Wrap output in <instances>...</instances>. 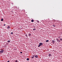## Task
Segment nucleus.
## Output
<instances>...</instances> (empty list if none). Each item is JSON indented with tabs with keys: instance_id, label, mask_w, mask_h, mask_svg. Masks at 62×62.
Returning <instances> with one entry per match:
<instances>
[{
	"instance_id": "f257e3e1",
	"label": "nucleus",
	"mask_w": 62,
	"mask_h": 62,
	"mask_svg": "<svg viewBox=\"0 0 62 62\" xmlns=\"http://www.w3.org/2000/svg\"><path fill=\"white\" fill-rule=\"evenodd\" d=\"M4 52V50L1 49V51H0V54H2V53H3Z\"/></svg>"
},
{
	"instance_id": "f03ea898",
	"label": "nucleus",
	"mask_w": 62,
	"mask_h": 62,
	"mask_svg": "<svg viewBox=\"0 0 62 62\" xmlns=\"http://www.w3.org/2000/svg\"><path fill=\"white\" fill-rule=\"evenodd\" d=\"M43 45V44L42 43H39V45L38 46V47H40V46H41V45Z\"/></svg>"
},
{
	"instance_id": "7ed1b4c3",
	"label": "nucleus",
	"mask_w": 62,
	"mask_h": 62,
	"mask_svg": "<svg viewBox=\"0 0 62 62\" xmlns=\"http://www.w3.org/2000/svg\"><path fill=\"white\" fill-rule=\"evenodd\" d=\"M34 57H35L36 58H37V57H38V56L34 55Z\"/></svg>"
},
{
	"instance_id": "20e7f679",
	"label": "nucleus",
	"mask_w": 62,
	"mask_h": 62,
	"mask_svg": "<svg viewBox=\"0 0 62 62\" xmlns=\"http://www.w3.org/2000/svg\"><path fill=\"white\" fill-rule=\"evenodd\" d=\"M54 42H55V41H54V40H53L52 41V43H53V44H54Z\"/></svg>"
},
{
	"instance_id": "39448f33",
	"label": "nucleus",
	"mask_w": 62,
	"mask_h": 62,
	"mask_svg": "<svg viewBox=\"0 0 62 62\" xmlns=\"http://www.w3.org/2000/svg\"><path fill=\"white\" fill-rule=\"evenodd\" d=\"M7 28H8V29H9V28H10V27L8 26L7 27Z\"/></svg>"
},
{
	"instance_id": "423d86ee",
	"label": "nucleus",
	"mask_w": 62,
	"mask_h": 62,
	"mask_svg": "<svg viewBox=\"0 0 62 62\" xmlns=\"http://www.w3.org/2000/svg\"><path fill=\"white\" fill-rule=\"evenodd\" d=\"M31 22H34V20H31Z\"/></svg>"
},
{
	"instance_id": "0eeeda50",
	"label": "nucleus",
	"mask_w": 62,
	"mask_h": 62,
	"mask_svg": "<svg viewBox=\"0 0 62 62\" xmlns=\"http://www.w3.org/2000/svg\"><path fill=\"white\" fill-rule=\"evenodd\" d=\"M29 36H31V34H30V33H29Z\"/></svg>"
},
{
	"instance_id": "6e6552de",
	"label": "nucleus",
	"mask_w": 62,
	"mask_h": 62,
	"mask_svg": "<svg viewBox=\"0 0 62 62\" xmlns=\"http://www.w3.org/2000/svg\"><path fill=\"white\" fill-rule=\"evenodd\" d=\"M3 20H4V19H3V18H2L1 19V21H3Z\"/></svg>"
},
{
	"instance_id": "1a4fd4ad",
	"label": "nucleus",
	"mask_w": 62,
	"mask_h": 62,
	"mask_svg": "<svg viewBox=\"0 0 62 62\" xmlns=\"http://www.w3.org/2000/svg\"><path fill=\"white\" fill-rule=\"evenodd\" d=\"M48 41H49V40H47L46 41V42H48Z\"/></svg>"
},
{
	"instance_id": "9d476101",
	"label": "nucleus",
	"mask_w": 62,
	"mask_h": 62,
	"mask_svg": "<svg viewBox=\"0 0 62 62\" xmlns=\"http://www.w3.org/2000/svg\"><path fill=\"white\" fill-rule=\"evenodd\" d=\"M57 42H60V40H59L58 41H57Z\"/></svg>"
},
{
	"instance_id": "9b49d317",
	"label": "nucleus",
	"mask_w": 62,
	"mask_h": 62,
	"mask_svg": "<svg viewBox=\"0 0 62 62\" xmlns=\"http://www.w3.org/2000/svg\"><path fill=\"white\" fill-rule=\"evenodd\" d=\"M27 60L28 61L29 60V58H27Z\"/></svg>"
},
{
	"instance_id": "f8f14e48",
	"label": "nucleus",
	"mask_w": 62,
	"mask_h": 62,
	"mask_svg": "<svg viewBox=\"0 0 62 62\" xmlns=\"http://www.w3.org/2000/svg\"><path fill=\"white\" fill-rule=\"evenodd\" d=\"M51 54H49V56H51Z\"/></svg>"
},
{
	"instance_id": "ddd939ff",
	"label": "nucleus",
	"mask_w": 62,
	"mask_h": 62,
	"mask_svg": "<svg viewBox=\"0 0 62 62\" xmlns=\"http://www.w3.org/2000/svg\"><path fill=\"white\" fill-rule=\"evenodd\" d=\"M53 26H54V27H55V25H53Z\"/></svg>"
},
{
	"instance_id": "4468645a",
	"label": "nucleus",
	"mask_w": 62,
	"mask_h": 62,
	"mask_svg": "<svg viewBox=\"0 0 62 62\" xmlns=\"http://www.w3.org/2000/svg\"><path fill=\"white\" fill-rule=\"evenodd\" d=\"M37 23H39V21L38 20L37 21Z\"/></svg>"
},
{
	"instance_id": "2eb2a0df",
	"label": "nucleus",
	"mask_w": 62,
	"mask_h": 62,
	"mask_svg": "<svg viewBox=\"0 0 62 62\" xmlns=\"http://www.w3.org/2000/svg\"><path fill=\"white\" fill-rule=\"evenodd\" d=\"M33 31H34V30H36V29H33Z\"/></svg>"
},
{
	"instance_id": "dca6fc26",
	"label": "nucleus",
	"mask_w": 62,
	"mask_h": 62,
	"mask_svg": "<svg viewBox=\"0 0 62 62\" xmlns=\"http://www.w3.org/2000/svg\"><path fill=\"white\" fill-rule=\"evenodd\" d=\"M60 40H61V41L62 40V39L61 38L60 39Z\"/></svg>"
},
{
	"instance_id": "f3484780",
	"label": "nucleus",
	"mask_w": 62,
	"mask_h": 62,
	"mask_svg": "<svg viewBox=\"0 0 62 62\" xmlns=\"http://www.w3.org/2000/svg\"><path fill=\"white\" fill-rule=\"evenodd\" d=\"M25 36H26V37H27V34H26L25 35Z\"/></svg>"
},
{
	"instance_id": "a211bd4d",
	"label": "nucleus",
	"mask_w": 62,
	"mask_h": 62,
	"mask_svg": "<svg viewBox=\"0 0 62 62\" xmlns=\"http://www.w3.org/2000/svg\"><path fill=\"white\" fill-rule=\"evenodd\" d=\"M8 42H10V40H8Z\"/></svg>"
},
{
	"instance_id": "6ab92c4d",
	"label": "nucleus",
	"mask_w": 62,
	"mask_h": 62,
	"mask_svg": "<svg viewBox=\"0 0 62 62\" xmlns=\"http://www.w3.org/2000/svg\"><path fill=\"white\" fill-rule=\"evenodd\" d=\"M13 34V33L12 32L11 33V34Z\"/></svg>"
},
{
	"instance_id": "aec40b11",
	"label": "nucleus",
	"mask_w": 62,
	"mask_h": 62,
	"mask_svg": "<svg viewBox=\"0 0 62 62\" xmlns=\"http://www.w3.org/2000/svg\"><path fill=\"white\" fill-rule=\"evenodd\" d=\"M58 40H58V39H56V40H57V41H58Z\"/></svg>"
},
{
	"instance_id": "412c9836",
	"label": "nucleus",
	"mask_w": 62,
	"mask_h": 62,
	"mask_svg": "<svg viewBox=\"0 0 62 62\" xmlns=\"http://www.w3.org/2000/svg\"><path fill=\"white\" fill-rule=\"evenodd\" d=\"M32 57V58H34V56Z\"/></svg>"
},
{
	"instance_id": "4be33fe9",
	"label": "nucleus",
	"mask_w": 62,
	"mask_h": 62,
	"mask_svg": "<svg viewBox=\"0 0 62 62\" xmlns=\"http://www.w3.org/2000/svg\"><path fill=\"white\" fill-rule=\"evenodd\" d=\"M16 62H18V61L17 60L16 61Z\"/></svg>"
},
{
	"instance_id": "5701e85b",
	"label": "nucleus",
	"mask_w": 62,
	"mask_h": 62,
	"mask_svg": "<svg viewBox=\"0 0 62 62\" xmlns=\"http://www.w3.org/2000/svg\"><path fill=\"white\" fill-rule=\"evenodd\" d=\"M4 26H6V24H4Z\"/></svg>"
},
{
	"instance_id": "b1692460",
	"label": "nucleus",
	"mask_w": 62,
	"mask_h": 62,
	"mask_svg": "<svg viewBox=\"0 0 62 62\" xmlns=\"http://www.w3.org/2000/svg\"><path fill=\"white\" fill-rule=\"evenodd\" d=\"M20 53H21V54H22V52H20Z\"/></svg>"
},
{
	"instance_id": "393cba45",
	"label": "nucleus",
	"mask_w": 62,
	"mask_h": 62,
	"mask_svg": "<svg viewBox=\"0 0 62 62\" xmlns=\"http://www.w3.org/2000/svg\"><path fill=\"white\" fill-rule=\"evenodd\" d=\"M54 22H55V21L54 20Z\"/></svg>"
},
{
	"instance_id": "a878e982",
	"label": "nucleus",
	"mask_w": 62,
	"mask_h": 62,
	"mask_svg": "<svg viewBox=\"0 0 62 62\" xmlns=\"http://www.w3.org/2000/svg\"><path fill=\"white\" fill-rule=\"evenodd\" d=\"M33 56H34H34H34V55H33Z\"/></svg>"
}]
</instances>
